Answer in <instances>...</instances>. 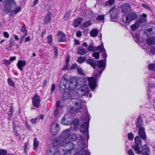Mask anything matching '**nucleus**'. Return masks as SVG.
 <instances>
[{
	"label": "nucleus",
	"mask_w": 155,
	"mask_h": 155,
	"mask_svg": "<svg viewBox=\"0 0 155 155\" xmlns=\"http://www.w3.org/2000/svg\"><path fill=\"white\" fill-rule=\"evenodd\" d=\"M5 10L7 13L10 12L12 15H16L20 12L21 7L17 6L15 1L13 0H5Z\"/></svg>",
	"instance_id": "nucleus-1"
},
{
	"label": "nucleus",
	"mask_w": 155,
	"mask_h": 155,
	"mask_svg": "<svg viewBox=\"0 0 155 155\" xmlns=\"http://www.w3.org/2000/svg\"><path fill=\"white\" fill-rule=\"evenodd\" d=\"M95 69L96 73L94 74V76L96 79L100 77L101 74L106 67V60L97 61Z\"/></svg>",
	"instance_id": "nucleus-2"
},
{
	"label": "nucleus",
	"mask_w": 155,
	"mask_h": 155,
	"mask_svg": "<svg viewBox=\"0 0 155 155\" xmlns=\"http://www.w3.org/2000/svg\"><path fill=\"white\" fill-rule=\"evenodd\" d=\"M75 147L72 143L67 142L66 141H63V144L59 147V150L61 152H64L65 151L70 152Z\"/></svg>",
	"instance_id": "nucleus-3"
},
{
	"label": "nucleus",
	"mask_w": 155,
	"mask_h": 155,
	"mask_svg": "<svg viewBox=\"0 0 155 155\" xmlns=\"http://www.w3.org/2000/svg\"><path fill=\"white\" fill-rule=\"evenodd\" d=\"M68 80V75L65 74L61 79L59 86V91L61 93H63L67 89V85Z\"/></svg>",
	"instance_id": "nucleus-4"
},
{
	"label": "nucleus",
	"mask_w": 155,
	"mask_h": 155,
	"mask_svg": "<svg viewBox=\"0 0 155 155\" xmlns=\"http://www.w3.org/2000/svg\"><path fill=\"white\" fill-rule=\"evenodd\" d=\"M135 145L133 146L136 153L139 154L141 153L140 147L142 146V141L140 137L138 136L134 138Z\"/></svg>",
	"instance_id": "nucleus-5"
},
{
	"label": "nucleus",
	"mask_w": 155,
	"mask_h": 155,
	"mask_svg": "<svg viewBox=\"0 0 155 155\" xmlns=\"http://www.w3.org/2000/svg\"><path fill=\"white\" fill-rule=\"evenodd\" d=\"M97 79L94 78L92 77H89L87 78V80L88 81V84L91 90L93 91H94L95 89L98 87V84L97 83V81L96 79H97Z\"/></svg>",
	"instance_id": "nucleus-6"
},
{
	"label": "nucleus",
	"mask_w": 155,
	"mask_h": 155,
	"mask_svg": "<svg viewBox=\"0 0 155 155\" xmlns=\"http://www.w3.org/2000/svg\"><path fill=\"white\" fill-rule=\"evenodd\" d=\"M89 91L87 85H83L79 87L77 90V93L79 96L81 97L88 94Z\"/></svg>",
	"instance_id": "nucleus-7"
},
{
	"label": "nucleus",
	"mask_w": 155,
	"mask_h": 155,
	"mask_svg": "<svg viewBox=\"0 0 155 155\" xmlns=\"http://www.w3.org/2000/svg\"><path fill=\"white\" fill-rule=\"evenodd\" d=\"M137 17V14L135 12L129 13L126 18L125 19L123 20V22L125 23L129 24L132 21Z\"/></svg>",
	"instance_id": "nucleus-8"
},
{
	"label": "nucleus",
	"mask_w": 155,
	"mask_h": 155,
	"mask_svg": "<svg viewBox=\"0 0 155 155\" xmlns=\"http://www.w3.org/2000/svg\"><path fill=\"white\" fill-rule=\"evenodd\" d=\"M41 99L39 95L37 94H35L32 98V103L34 106L38 108L40 106Z\"/></svg>",
	"instance_id": "nucleus-9"
},
{
	"label": "nucleus",
	"mask_w": 155,
	"mask_h": 155,
	"mask_svg": "<svg viewBox=\"0 0 155 155\" xmlns=\"http://www.w3.org/2000/svg\"><path fill=\"white\" fill-rule=\"evenodd\" d=\"M71 102L75 105L74 108L76 111L81 108L82 103L81 100L77 98L73 99L71 100Z\"/></svg>",
	"instance_id": "nucleus-10"
},
{
	"label": "nucleus",
	"mask_w": 155,
	"mask_h": 155,
	"mask_svg": "<svg viewBox=\"0 0 155 155\" xmlns=\"http://www.w3.org/2000/svg\"><path fill=\"white\" fill-rule=\"evenodd\" d=\"M78 86L76 83V81L74 78H71L69 81L68 89L70 91H73Z\"/></svg>",
	"instance_id": "nucleus-11"
},
{
	"label": "nucleus",
	"mask_w": 155,
	"mask_h": 155,
	"mask_svg": "<svg viewBox=\"0 0 155 155\" xmlns=\"http://www.w3.org/2000/svg\"><path fill=\"white\" fill-rule=\"evenodd\" d=\"M88 127L89 124L88 122H85L80 127V129L81 132L83 133H85L87 132V136L88 140L89 138L88 135Z\"/></svg>",
	"instance_id": "nucleus-12"
},
{
	"label": "nucleus",
	"mask_w": 155,
	"mask_h": 155,
	"mask_svg": "<svg viewBox=\"0 0 155 155\" xmlns=\"http://www.w3.org/2000/svg\"><path fill=\"white\" fill-rule=\"evenodd\" d=\"M59 130L58 125L56 122H54L51 125V133L53 135H55L58 133Z\"/></svg>",
	"instance_id": "nucleus-13"
},
{
	"label": "nucleus",
	"mask_w": 155,
	"mask_h": 155,
	"mask_svg": "<svg viewBox=\"0 0 155 155\" xmlns=\"http://www.w3.org/2000/svg\"><path fill=\"white\" fill-rule=\"evenodd\" d=\"M145 22V19H140L139 20L137 21L134 24L131 26V29L133 31H135L139 28L140 23Z\"/></svg>",
	"instance_id": "nucleus-14"
},
{
	"label": "nucleus",
	"mask_w": 155,
	"mask_h": 155,
	"mask_svg": "<svg viewBox=\"0 0 155 155\" xmlns=\"http://www.w3.org/2000/svg\"><path fill=\"white\" fill-rule=\"evenodd\" d=\"M75 79L76 81V83L77 86H79L81 85H85L84 84L87 82L86 79L84 77L80 78H75Z\"/></svg>",
	"instance_id": "nucleus-15"
},
{
	"label": "nucleus",
	"mask_w": 155,
	"mask_h": 155,
	"mask_svg": "<svg viewBox=\"0 0 155 155\" xmlns=\"http://www.w3.org/2000/svg\"><path fill=\"white\" fill-rule=\"evenodd\" d=\"M70 130L67 129L61 134L60 137L63 140V141H66L68 138V137L70 135Z\"/></svg>",
	"instance_id": "nucleus-16"
},
{
	"label": "nucleus",
	"mask_w": 155,
	"mask_h": 155,
	"mask_svg": "<svg viewBox=\"0 0 155 155\" xmlns=\"http://www.w3.org/2000/svg\"><path fill=\"white\" fill-rule=\"evenodd\" d=\"M96 50L97 51H99L102 52L101 55L104 58V60H106V58L107 57V54L106 53V50L104 46L103 45H99L97 47Z\"/></svg>",
	"instance_id": "nucleus-17"
},
{
	"label": "nucleus",
	"mask_w": 155,
	"mask_h": 155,
	"mask_svg": "<svg viewBox=\"0 0 155 155\" xmlns=\"http://www.w3.org/2000/svg\"><path fill=\"white\" fill-rule=\"evenodd\" d=\"M79 124V120L78 119H75L71 123V128L75 131H77L78 128Z\"/></svg>",
	"instance_id": "nucleus-18"
},
{
	"label": "nucleus",
	"mask_w": 155,
	"mask_h": 155,
	"mask_svg": "<svg viewBox=\"0 0 155 155\" xmlns=\"http://www.w3.org/2000/svg\"><path fill=\"white\" fill-rule=\"evenodd\" d=\"M139 135L141 138L144 140H146V135L145 134L144 128L141 127L139 128Z\"/></svg>",
	"instance_id": "nucleus-19"
},
{
	"label": "nucleus",
	"mask_w": 155,
	"mask_h": 155,
	"mask_svg": "<svg viewBox=\"0 0 155 155\" xmlns=\"http://www.w3.org/2000/svg\"><path fill=\"white\" fill-rule=\"evenodd\" d=\"M117 9L114 7L112 8L109 10V13L111 19L117 17Z\"/></svg>",
	"instance_id": "nucleus-20"
},
{
	"label": "nucleus",
	"mask_w": 155,
	"mask_h": 155,
	"mask_svg": "<svg viewBox=\"0 0 155 155\" xmlns=\"http://www.w3.org/2000/svg\"><path fill=\"white\" fill-rule=\"evenodd\" d=\"M58 40L59 42H61L66 41V35L63 32L59 31L58 33Z\"/></svg>",
	"instance_id": "nucleus-21"
},
{
	"label": "nucleus",
	"mask_w": 155,
	"mask_h": 155,
	"mask_svg": "<svg viewBox=\"0 0 155 155\" xmlns=\"http://www.w3.org/2000/svg\"><path fill=\"white\" fill-rule=\"evenodd\" d=\"M141 152V154L142 155H149L150 152L149 148L146 145H144L142 147Z\"/></svg>",
	"instance_id": "nucleus-22"
},
{
	"label": "nucleus",
	"mask_w": 155,
	"mask_h": 155,
	"mask_svg": "<svg viewBox=\"0 0 155 155\" xmlns=\"http://www.w3.org/2000/svg\"><path fill=\"white\" fill-rule=\"evenodd\" d=\"M52 14L50 12H48L47 13L46 15L45 16L44 22L45 24H46L48 22H50L51 20V18Z\"/></svg>",
	"instance_id": "nucleus-23"
},
{
	"label": "nucleus",
	"mask_w": 155,
	"mask_h": 155,
	"mask_svg": "<svg viewBox=\"0 0 155 155\" xmlns=\"http://www.w3.org/2000/svg\"><path fill=\"white\" fill-rule=\"evenodd\" d=\"M80 136V138L79 139L80 140H81V142L80 143V145L79 144L78 146V149L81 150H83L85 148V144L84 141L83 140H84V138L81 135H79V136Z\"/></svg>",
	"instance_id": "nucleus-24"
},
{
	"label": "nucleus",
	"mask_w": 155,
	"mask_h": 155,
	"mask_svg": "<svg viewBox=\"0 0 155 155\" xmlns=\"http://www.w3.org/2000/svg\"><path fill=\"white\" fill-rule=\"evenodd\" d=\"M26 63L25 61H22L19 60L17 63V65L18 68L21 71H22L23 69V68L26 65Z\"/></svg>",
	"instance_id": "nucleus-25"
},
{
	"label": "nucleus",
	"mask_w": 155,
	"mask_h": 155,
	"mask_svg": "<svg viewBox=\"0 0 155 155\" xmlns=\"http://www.w3.org/2000/svg\"><path fill=\"white\" fill-rule=\"evenodd\" d=\"M73 93L72 92H68L64 94L62 98L64 100L70 99L72 97Z\"/></svg>",
	"instance_id": "nucleus-26"
},
{
	"label": "nucleus",
	"mask_w": 155,
	"mask_h": 155,
	"mask_svg": "<svg viewBox=\"0 0 155 155\" xmlns=\"http://www.w3.org/2000/svg\"><path fill=\"white\" fill-rule=\"evenodd\" d=\"M87 63L90 65L93 68L95 69L97 65V62L92 59H89L87 60Z\"/></svg>",
	"instance_id": "nucleus-27"
},
{
	"label": "nucleus",
	"mask_w": 155,
	"mask_h": 155,
	"mask_svg": "<svg viewBox=\"0 0 155 155\" xmlns=\"http://www.w3.org/2000/svg\"><path fill=\"white\" fill-rule=\"evenodd\" d=\"M63 140L59 137L57 139L54 140L53 142V145L54 146L59 145L61 143H63Z\"/></svg>",
	"instance_id": "nucleus-28"
},
{
	"label": "nucleus",
	"mask_w": 155,
	"mask_h": 155,
	"mask_svg": "<svg viewBox=\"0 0 155 155\" xmlns=\"http://www.w3.org/2000/svg\"><path fill=\"white\" fill-rule=\"evenodd\" d=\"M83 21V19L81 18H78L74 20L73 25L75 28L78 26Z\"/></svg>",
	"instance_id": "nucleus-29"
},
{
	"label": "nucleus",
	"mask_w": 155,
	"mask_h": 155,
	"mask_svg": "<svg viewBox=\"0 0 155 155\" xmlns=\"http://www.w3.org/2000/svg\"><path fill=\"white\" fill-rule=\"evenodd\" d=\"M143 125V121L142 118L140 117H139L138 118L137 121L136 122V126L137 128H140L143 127H142Z\"/></svg>",
	"instance_id": "nucleus-30"
},
{
	"label": "nucleus",
	"mask_w": 155,
	"mask_h": 155,
	"mask_svg": "<svg viewBox=\"0 0 155 155\" xmlns=\"http://www.w3.org/2000/svg\"><path fill=\"white\" fill-rule=\"evenodd\" d=\"M77 52L78 54L83 55L86 54L87 51L86 49L82 47H80L78 48Z\"/></svg>",
	"instance_id": "nucleus-31"
},
{
	"label": "nucleus",
	"mask_w": 155,
	"mask_h": 155,
	"mask_svg": "<svg viewBox=\"0 0 155 155\" xmlns=\"http://www.w3.org/2000/svg\"><path fill=\"white\" fill-rule=\"evenodd\" d=\"M98 33V31L97 29H94L91 31L90 35L92 37H95L97 35Z\"/></svg>",
	"instance_id": "nucleus-32"
},
{
	"label": "nucleus",
	"mask_w": 155,
	"mask_h": 155,
	"mask_svg": "<svg viewBox=\"0 0 155 155\" xmlns=\"http://www.w3.org/2000/svg\"><path fill=\"white\" fill-rule=\"evenodd\" d=\"M147 44L150 45L155 44V38L149 37L147 39Z\"/></svg>",
	"instance_id": "nucleus-33"
},
{
	"label": "nucleus",
	"mask_w": 155,
	"mask_h": 155,
	"mask_svg": "<svg viewBox=\"0 0 155 155\" xmlns=\"http://www.w3.org/2000/svg\"><path fill=\"white\" fill-rule=\"evenodd\" d=\"M74 155H89V153L86 150H81L80 151L75 153Z\"/></svg>",
	"instance_id": "nucleus-34"
},
{
	"label": "nucleus",
	"mask_w": 155,
	"mask_h": 155,
	"mask_svg": "<svg viewBox=\"0 0 155 155\" xmlns=\"http://www.w3.org/2000/svg\"><path fill=\"white\" fill-rule=\"evenodd\" d=\"M78 138L79 140L80 138L79 137H78L76 134H72L70 135L68 139L69 140L71 141H73L75 140Z\"/></svg>",
	"instance_id": "nucleus-35"
},
{
	"label": "nucleus",
	"mask_w": 155,
	"mask_h": 155,
	"mask_svg": "<svg viewBox=\"0 0 155 155\" xmlns=\"http://www.w3.org/2000/svg\"><path fill=\"white\" fill-rule=\"evenodd\" d=\"M97 48L95 47L94 45V42L92 41L87 48V50L92 52L96 50Z\"/></svg>",
	"instance_id": "nucleus-36"
},
{
	"label": "nucleus",
	"mask_w": 155,
	"mask_h": 155,
	"mask_svg": "<svg viewBox=\"0 0 155 155\" xmlns=\"http://www.w3.org/2000/svg\"><path fill=\"white\" fill-rule=\"evenodd\" d=\"M130 10V8L127 5H124L122 7V12L124 13H127Z\"/></svg>",
	"instance_id": "nucleus-37"
},
{
	"label": "nucleus",
	"mask_w": 155,
	"mask_h": 155,
	"mask_svg": "<svg viewBox=\"0 0 155 155\" xmlns=\"http://www.w3.org/2000/svg\"><path fill=\"white\" fill-rule=\"evenodd\" d=\"M91 25V21H88L84 22L82 25V26L83 28L88 27Z\"/></svg>",
	"instance_id": "nucleus-38"
},
{
	"label": "nucleus",
	"mask_w": 155,
	"mask_h": 155,
	"mask_svg": "<svg viewBox=\"0 0 155 155\" xmlns=\"http://www.w3.org/2000/svg\"><path fill=\"white\" fill-rule=\"evenodd\" d=\"M86 60V58L84 56H81L78 58L77 61L80 64L83 63Z\"/></svg>",
	"instance_id": "nucleus-39"
},
{
	"label": "nucleus",
	"mask_w": 155,
	"mask_h": 155,
	"mask_svg": "<svg viewBox=\"0 0 155 155\" xmlns=\"http://www.w3.org/2000/svg\"><path fill=\"white\" fill-rule=\"evenodd\" d=\"M26 27L25 25L23 26L20 29V31L21 32H25V34L23 36V38L27 35V31L26 30Z\"/></svg>",
	"instance_id": "nucleus-40"
},
{
	"label": "nucleus",
	"mask_w": 155,
	"mask_h": 155,
	"mask_svg": "<svg viewBox=\"0 0 155 155\" xmlns=\"http://www.w3.org/2000/svg\"><path fill=\"white\" fill-rule=\"evenodd\" d=\"M14 44L15 41L13 39H11L10 40L9 44L8 45V48H7L6 47L5 49L8 50H9L11 48L12 46L14 45Z\"/></svg>",
	"instance_id": "nucleus-41"
},
{
	"label": "nucleus",
	"mask_w": 155,
	"mask_h": 155,
	"mask_svg": "<svg viewBox=\"0 0 155 155\" xmlns=\"http://www.w3.org/2000/svg\"><path fill=\"white\" fill-rule=\"evenodd\" d=\"M38 142L37 139L35 138L34 140V149L35 150L38 147Z\"/></svg>",
	"instance_id": "nucleus-42"
},
{
	"label": "nucleus",
	"mask_w": 155,
	"mask_h": 155,
	"mask_svg": "<svg viewBox=\"0 0 155 155\" xmlns=\"http://www.w3.org/2000/svg\"><path fill=\"white\" fill-rule=\"evenodd\" d=\"M61 123L62 124L64 125H68L71 124V123L66 121V118L64 117H63L61 120Z\"/></svg>",
	"instance_id": "nucleus-43"
},
{
	"label": "nucleus",
	"mask_w": 155,
	"mask_h": 155,
	"mask_svg": "<svg viewBox=\"0 0 155 155\" xmlns=\"http://www.w3.org/2000/svg\"><path fill=\"white\" fill-rule=\"evenodd\" d=\"M94 13L91 11L88 10L87 17L90 18H92L94 17Z\"/></svg>",
	"instance_id": "nucleus-44"
},
{
	"label": "nucleus",
	"mask_w": 155,
	"mask_h": 155,
	"mask_svg": "<svg viewBox=\"0 0 155 155\" xmlns=\"http://www.w3.org/2000/svg\"><path fill=\"white\" fill-rule=\"evenodd\" d=\"M115 0H109L106 2L105 5L107 6H111L115 2Z\"/></svg>",
	"instance_id": "nucleus-45"
},
{
	"label": "nucleus",
	"mask_w": 155,
	"mask_h": 155,
	"mask_svg": "<svg viewBox=\"0 0 155 155\" xmlns=\"http://www.w3.org/2000/svg\"><path fill=\"white\" fill-rule=\"evenodd\" d=\"M71 12V11H69L65 14L64 17V20L67 21L68 20Z\"/></svg>",
	"instance_id": "nucleus-46"
},
{
	"label": "nucleus",
	"mask_w": 155,
	"mask_h": 155,
	"mask_svg": "<svg viewBox=\"0 0 155 155\" xmlns=\"http://www.w3.org/2000/svg\"><path fill=\"white\" fill-rule=\"evenodd\" d=\"M48 41V44H52L53 41V38L52 35H50L47 37Z\"/></svg>",
	"instance_id": "nucleus-47"
},
{
	"label": "nucleus",
	"mask_w": 155,
	"mask_h": 155,
	"mask_svg": "<svg viewBox=\"0 0 155 155\" xmlns=\"http://www.w3.org/2000/svg\"><path fill=\"white\" fill-rule=\"evenodd\" d=\"M93 57L96 59H99L100 58V53L98 52H94L92 53Z\"/></svg>",
	"instance_id": "nucleus-48"
},
{
	"label": "nucleus",
	"mask_w": 155,
	"mask_h": 155,
	"mask_svg": "<svg viewBox=\"0 0 155 155\" xmlns=\"http://www.w3.org/2000/svg\"><path fill=\"white\" fill-rule=\"evenodd\" d=\"M77 71L78 74L82 75L84 74V72L81 67H78Z\"/></svg>",
	"instance_id": "nucleus-49"
},
{
	"label": "nucleus",
	"mask_w": 155,
	"mask_h": 155,
	"mask_svg": "<svg viewBox=\"0 0 155 155\" xmlns=\"http://www.w3.org/2000/svg\"><path fill=\"white\" fill-rule=\"evenodd\" d=\"M104 15H98L96 18V19L98 21H103L104 19Z\"/></svg>",
	"instance_id": "nucleus-50"
},
{
	"label": "nucleus",
	"mask_w": 155,
	"mask_h": 155,
	"mask_svg": "<svg viewBox=\"0 0 155 155\" xmlns=\"http://www.w3.org/2000/svg\"><path fill=\"white\" fill-rule=\"evenodd\" d=\"M127 137L128 139L130 140H133L134 138V135L132 132L129 133L127 134Z\"/></svg>",
	"instance_id": "nucleus-51"
},
{
	"label": "nucleus",
	"mask_w": 155,
	"mask_h": 155,
	"mask_svg": "<svg viewBox=\"0 0 155 155\" xmlns=\"http://www.w3.org/2000/svg\"><path fill=\"white\" fill-rule=\"evenodd\" d=\"M8 82L9 84L11 86H14V84L13 81L12 80L9 78L8 79Z\"/></svg>",
	"instance_id": "nucleus-52"
},
{
	"label": "nucleus",
	"mask_w": 155,
	"mask_h": 155,
	"mask_svg": "<svg viewBox=\"0 0 155 155\" xmlns=\"http://www.w3.org/2000/svg\"><path fill=\"white\" fill-rule=\"evenodd\" d=\"M149 68L151 70L155 71V65L153 64H150L149 65Z\"/></svg>",
	"instance_id": "nucleus-53"
},
{
	"label": "nucleus",
	"mask_w": 155,
	"mask_h": 155,
	"mask_svg": "<svg viewBox=\"0 0 155 155\" xmlns=\"http://www.w3.org/2000/svg\"><path fill=\"white\" fill-rule=\"evenodd\" d=\"M133 36L135 39L136 42L137 43H138L139 40V35L138 34H135V36L133 34Z\"/></svg>",
	"instance_id": "nucleus-54"
},
{
	"label": "nucleus",
	"mask_w": 155,
	"mask_h": 155,
	"mask_svg": "<svg viewBox=\"0 0 155 155\" xmlns=\"http://www.w3.org/2000/svg\"><path fill=\"white\" fill-rule=\"evenodd\" d=\"M59 150V148L57 150L56 152L54 153V155H61L62 154L63 152H61Z\"/></svg>",
	"instance_id": "nucleus-55"
},
{
	"label": "nucleus",
	"mask_w": 155,
	"mask_h": 155,
	"mask_svg": "<svg viewBox=\"0 0 155 155\" xmlns=\"http://www.w3.org/2000/svg\"><path fill=\"white\" fill-rule=\"evenodd\" d=\"M142 6L144 8L147 9L149 11L151 10V9L147 5L145 4H142Z\"/></svg>",
	"instance_id": "nucleus-56"
},
{
	"label": "nucleus",
	"mask_w": 155,
	"mask_h": 155,
	"mask_svg": "<svg viewBox=\"0 0 155 155\" xmlns=\"http://www.w3.org/2000/svg\"><path fill=\"white\" fill-rule=\"evenodd\" d=\"M88 10H84L82 12L83 14L82 15L84 17H87L88 14Z\"/></svg>",
	"instance_id": "nucleus-57"
},
{
	"label": "nucleus",
	"mask_w": 155,
	"mask_h": 155,
	"mask_svg": "<svg viewBox=\"0 0 155 155\" xmlns=\"http://www.w3.org/2000/svg\"><path fill=\"white\" fill-rule=\"evenodd\" d=\"M78 64L76 63L73 64L70 68L71 69H74L78 67Z\"/></svg>",
	"instance_id": "nucleus-58"
},
{
	"label": "nucleus",
	"mask_w": 155,
	"mask_h": 155,
	"mask_svg": "<svg viewBox=\"0 0 155 155\" xmlns=\"http://www.w3.org/2000/svg\"><path fill=\"white\" fill-rule=\"evenodd\" d=\"M82 35L81 32L80 31H78L76 33V36L78 37H81Z\"/></svg>",
	"instance_id": "nucleus-59"
},
{
	"label": "nucleus",
	"mask_w": 155,
	"mask_h": 155,
	"mask_svg": "<svg viewBox=\"0 0 155 155\" xmlns=\"http://www.w3.org/2000/svg\"><path fill=\"white\" fill-rule=\"evenodd\" d=\"M4 63L7 66H8L10 64V62L9 60H6L4 61Z\"/></svg>",
	"instance_id": "nucleus-60"
},
{
	"label": "nucleus",
	"mask_w": 155,
	"mask_h": 155,
	"mask_svg": "<svg viewBox=\"0 0 155 155\" xmlns=\"http://www.w3.org/2000/svg\"><path fill=\"white\" fill-rule=\"evenodd\" d=\"M150 51L151 53L155 54V47L151 48L150 49Z\"/></svg>",
	"instance_id": "nucleus-61"
},
{
	"label": "nucleus",
	"mask_w": 155,
	"mask_h": 155,
	"mask_svg": "<svg viewBox=\"0 0 155 155\" xmlns=\"http://www.w3.org/2000/svg\"><path fill=\"white\" fill-rule=\"evenodd\" d=\"M55 85L54 84H53L51 87V92H53L55 89Z\"/></svg>",
	"instance_id": "nucleus-62"
},
{
	"label": "nucleus",
	"mask_w": 155,
	"mask_h": 155,
	"mask_svg": "<svg viewBox=\"0 0 155 155\" xmlns=\"http://www.w3.org/2000/svg\"><path fill=\"white\" fill-rule=\"evenodd\" d=\"M3 35L6 38H8L9 37V35L8 33L6 31H5L3 33Z\"/></svg>",
	"instance_id": "nucleus-63"
},
{
	"label": "nucleus",
	"mask_w": 155,
	"mask_h": 155,
	"mask_svg": "<svg viewBox=\"0 0 155 155\" xmlns=\"http://www.w3.org/2000/svg\"><path fill=\"white\" fill-rule=\"evenodd\" d=\"M128 153L129 155H134L133 151L131 149L129 150L128 151Z\"/></svg>",
	"instance_id": "nucleus-64"
}]
</instances>
